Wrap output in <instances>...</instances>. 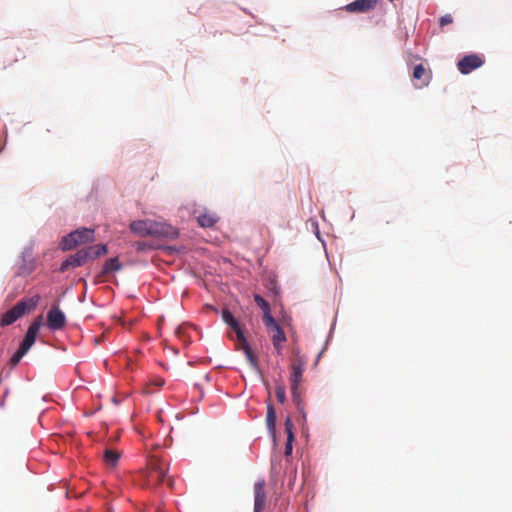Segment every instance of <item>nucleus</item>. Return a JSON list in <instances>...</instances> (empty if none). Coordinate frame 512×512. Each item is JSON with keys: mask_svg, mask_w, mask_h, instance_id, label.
Here are the masks:
<instances>
[{"mask_svg": "<svg viewBox=\"0 0 512 512\" xmlns=\"http://www.w3.org/2000/svg\"><path fill=\"white\" fill-rule=\"evenodd\" d=\"M169 463L165 462L162 458L157 455H151L147 461L146 470V485L149 488L155 489L159 485L165 483L169 488L174 485V480L171 476H168Z\"/></svg>", "mask_w": 512, "mask_h": 512, "instance_id": "nucleus-1", "label": "nucleus"}, {"mask_svg": "<svg viewBox=\"0 0 512 512\" xmlns=\"http://www.w3.org/2000/svg\"><path fill=\"white\" fill-rule=\"evenodd\" d=\"M294 359L292 360L290 376L291 393L294 404L299 412L303 413V402L299 393V385L302 382L303 372L306 366V359L300 355L299 351H294Z\"/></svg>", "mask_w": 512, "mask_h": 512, "instance_id": "nucleus-2", "label": "nucleus"}, {"mask_svg": "<svg viewBox=\"0 0 512 512\" xmlns=\"http://www.w3.org/2000/svg\"><path fill=\"white\" fill-rule=\"evenodd\" d=\"M222 319L223 321L235 332L237 342L241 349L243 350L247 360L252 366L257 365V360L252 352L250 345L247 342V339L244 335V331L238 320L232 315V313L224 309L222 311Z\"/></svg>", "mask_w": 512, "mask_h": 512, "instance_id": "nucleus-3", "label": "nucleus"}, {"mask_svg": "<svg viewBox=\"0 0 512 512\" xmlns=\"http://www.w3.org/2000/svg\"><path fill=\"white\" fill-rule=\"evenodd\" d=\"M39 301V296L23 299L19 301L14 307L6 311L1 319V326H8L13 324L19 318H21L26 312L35 309Z\"/></svg>", "mask_w": 512, "mask_h": 512, "instance_id": "nucleus-4", "label": "nucleus"}, {"mask_svg": "<svg viewBox=\"0 0 512 512\" xmlns=\"http://www.w3.org/2000/svg\"><path fill=\"white\" fill-rule=\"evenodd\" d=\"M93 240L94 230L89 228H81L65 236L60 243V247L63 251H69L78 245L92 242Z\"/></svg>", "mask_w": 512, "mask_h": 512, "instance_id": "nucleus-5", "label": "nucleus"}, {"mask_svg": "<svg viewBox=\"0 0 512 512\" xmlns=\"http://www.w3.org/2000/svg\"><path fill=\"white\" fill-rule=\"evenodd\" d=\"M264 325L268 333L271 335V341L274 349L276 350L277 354L280 355L283 350V344L287 341V337L283 329L274 318L272 319V323L267 321L264 322Z\"/></svg>", "mask_w": 512, "mask_h": 512, "instance_id": "nucleus-6", "label": "nucleus"}, {"mask_svg": "<svg viewBox=\"0 0 512 512\" xmlns=\"http://www.w3.org/2000/svg\"><path fill=\"white\" fill-rule=\"evenodd\" d=\"M149 226V236L168 239H175L178 236V230L165 222L149 220Z\"/></svg>", "mask_w": 512, "mask_h": 512, "instance_id": "nucleus-7", "label": "nucleus"}, {"mask_svg": "<svg viewBox=\"0 0 512 512\" xmlns=\"http://www.w3.org/2000/svg\"><path fill=\"white\" fill-rule=\"evenodd\" d=\"M484 64V58L478 54H469L460 59L457 68L461 74H469Z\"/></svg>", "mask_w": 512, "mask_h": 512, "instance_id": "nucleus-8", "label": "nucleus"}, {"mask_svg": "<svg viewBox=\"0 0 512 512\" xmlns=\"http://www.w3.org/2000/svg\"><path fill=\"white\" fill-rule=\"evenodd\" d=\"M265 480L259 479L254 484V511L253 512H264L266 507V491H265Z\"/></svg>", "mask_w": 512, "mask_h": 512, "instance_id": "nucleus-9", "label": "nucleus"}, {"mask_svg": "<svg viewBox=\"0 0 512 512\" xmlns=\"http://www.w3.org/2000/svg\"><path fill=\"white\" fill-rule=\"evenodd\" d=\"M87 252L84 251V249L78 250L75 254H72L66 258L65 261L60 266V271L65 272L69 268H76L84 265L87 263L88 256Z\"/></svg>", "mask_w": 512, "mask_h": 512, "instance_id": "nucleus-10", "label": "nucleus"}, {"mask_svg": "<svg viewBox=\"0 0 512 512\" xmlns=\"http://www.w3.org/2000/svg\"><path fill=\"white\" fill-rule=\"evenodd\" d=\"M66 324L64 313L59 307H52L47 313V326L51 330H60Z\"/></svg>", "mask_w": 512, "mask_h": 512, "instance_id": "nucleus-11", "label": "nucleus"}, {"mask_svg": "<svg viewBox=\"0 0 512 512\" xmlns=\"http://www.w3.org/2000/svg\"><path fill=\"white\" fill-rule=\"evenodd\" d=\"M379 0H355L345 6V10L351 13H366L376 6Z\"/></svg>", "mask_w": 512, "mask_h": 512, "instance_id": "nucleus-12", "label": "nucleus"}, {"mask_svg": "<svg viewBox=\"0 0 512 512\" xmlns=\"http://www.w3.org/2000/svg\"><path fill=\"white\" fill-rule=\"evenodd\" d=\"M430 77V72L422 64L415 66L413 71V78L419 81V83L415 84L417 88L427 86L429 84Z\"/></svg>", "mask_w": 512, "mask_h": 512, "instance_id": "nucleus-13", "label": "nucleus"}, {"mask_svg": "<svg viewBox=\"0 0 512 512\" xmlns=\"http://www.w3.org/2000/svg\"><path fill=\"white\" fill-rule=\"evenodd\" d=\"M130 230L141 237L149 236L148 231L150 230L149 220H136L130 223Z\"/></svg>", "mask_w": 512, "mask_h": 512, "instance_id": "nucleus-14", "label": "nucleus"}, {"mask_svg": "<svg viewBox=\"0 0 512 512\" xmlns=\"http://www.w3.org/2000/svg\"><path fill=\"white\" fill-rule=\"evenodd\" d=\"M122 269V264L119 261L118 257L109 258L105 261L101 273L99 274V277L105 276L107 274H110L112 272H117Z\"/></svg>", "mask_w": 512, "mask_h": 512, "instance_id": "nucleus-15", "label": "nucleus"}, {"mask_svg": "<svg viewBox=\"0 0 512 512\" xmlns=\"http://www.w3.org/2000/svg\"><path fill=\"white\" fill-rule=\"evenodd\" d=\"M254 301L263 311V323L267 322V321L272 323V319L274 317L271 315V309H270L269 303L263 297H261L259 294L254 295Z\"/></svg>", "mask_w": 512, "mask_h": 512, "instance_id": "nucleus-16", "label": "nucleus"}, {"mask_svg": "<svg viewBox=\"0 0 512 512\" xmlns=\"http://www.w3.org/2000/svg\"><path fill=\"white\" fill-rule=\"evenodd\" d=\"M84 251L87 252L88 260L96 259L102 255L108 253L107 246L105 244H97L84 248Z\"/></svg>", "mask_w": 512, "mask_h": 512, "instance_id": "nucleus-17", "label": "nucleus"}, {"mask_svg": "<svg viewBox=\"0 0 512 512\" xmlns=\"http://www.w3.org/2000/svg\"><path fill=\"white\" fill-rule=\"evenodd\" d=\"M276 412L274 407L269 403L267 405V414H266V425L270 433L275 435L276 432Z\"/></svg>", "mask_w": 512, "mask_h": 512, "instance_id": "nucleus-18", "label": "nucleus"}, {"mask_svg": "<svg viewBox=\"0 0 512 512\" xmlns=\"http://www.w3.org/2000/svg\"><path fill=\"white\" fill-rule=\"evenodd\" d=\"M198 224L204 228H210L218 221V217L213 213H203L197 217Z\"/></svg>", "mask_w": 512, "mask_h": 512, "instance_id": "nucleus-19", "label": "nucleus"}, {"mask_svg": "<svg viewBox=\"0 0 512 512\" xmlns=\"http://www.w3.org/2000/svg\"><path fill=\"white\" fill-rule=\"evenodd\" d=\"M41 325H42V317L39 316L30 324L26 334L33 337L36 340V337L39 333Z\"/></svg>", "mask_w": 512, "mask_h": 512, "instance_id": "nucleus-20", "label": "nucleus"}, {"mask_svg": "<svg viewBox=\"0 0 512 512\" xmlns=\"http://www.w3.org/2000/svg\"><path fill=\"white\" fill-rule=\"evenodd\" d=\"M119 453L114 450L107 449L104 453V461L110 466H115L119 460Z\"/></svg>", "mask_w": 512, "mask_h": 512, "instance_id": "nucleus-21", "label": "nucleus"}, {"mask_svg": "<svg viewBox=\"0 0 512 512\" xmlns=\"http://www.w3.org/2000/svg\"><path fill=\"white\" fill-rule=\"evenodd\" d=\"M276 398L280 403H284L286 401V391L285 386L283 384H278L275 389Z\"/></svg>", "mask_w": 512, "mask_h": 512, "instance_id": "nucleus-22", "label": "nucleus"}, {"mask_svg": "<svg viewBox=\"0 0 512 512\" xmlns=\"http://www.w3.org/2000/svg\"><path fill=\"white\" fill-rule=\"evenodd\" d=\"M135 249L138 252H144L155 249V246L151 243L145 242V241H138L135 243Z\"/></svg>", "mask_w": 512, "mask_h": 512, "instance_id": "nucleus-23", "label": "nucleus"}, {"mask_svg": "<svg viewBox=\"0 0 512 512\" xmlns=\"http://www.w3.org/2000/svg\"><path fill=\"white\" fill-rule=\"evenodd\" d=\"M34 342H35V339L26 334L19 347L22 350L28 352L29 349L31 348V346L34 344Z\"/></svg>", "mask_w": 512, "mask_h": 512, "instance_id": "nucleus-24", "label": "nucleus"}, {"mask_svg": "<svg viewBox=\"0 0 512 512\" xmlns=\"http://www.w3.org/2000/svg\"><path fill=\"white\" fill-rule=\"evenodd\" d=\"M27 352L22 350L20 347L18 348V350L14 353V355L11 357V364L12 365H17L20 360L22 359V357L26 354Z\"/></svg>", "mask_w": 512, "mask_h": 512, "instance_id": "nucleus-25", "label": "nucleus"}, {"mask_svg": "<svg viewBox=\"0 0 512 512\" xmlns=\"http://www.w3.org/2000/svg\"><path fill=\"white\" fill-rule=\"evenodd\" d=\"M284 425L285 431L287 433V438H289V440H294L293 423L289 417L285 420Z\"/></svg>", "mask_w": 512, "mask_h": 512, "instance_id": "nucleus-26", "label": "nucleus"}, {"mask_svg": "<svg viewBox=\"0 0 512 512\" xmlns=\"http://www.w3.org/2000/svg\"><path fill=\"white\" fill-rule=\"evenodd\" d=\"M453 23V17L450 15V14H445L444 16H442L440 19H439V25L441 27H444L448 24H451Z\"/></svg>", "mask_w": 512, "mask_h": 512, "instance_id": "nucleus-27", "label": "nucleus"}, {"mask_svg": "<svg viewBox=\"0 0 512 512\" xmlns=\"http://www.w3.org/2000/svg\"><path fill=\"white\" fill-rule=\"evenodd\" d=\"M292 442H293V440H289V438H287V443L285 446V454L286 455H290L292 453Z\"/></svg>", "mask_w": 512, "mask_h": 512, "instance_id": "nucleus-28", "label": "nucleus"}]
</instances>
